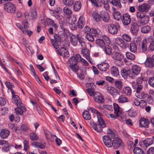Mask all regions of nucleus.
I'll return each mask as SVG.
<instances>
[{
	"instance_id": "nucleus-1",
	"label": "nucleus",
	"mask_w": 154,
	"mask_h": 154,
	"mask_svg": "<svg viewBox=\"0 0 154 154\" xmlns=\"http://www.w3.org/2000/svg\"><path fill=\"white\" fill-rule=\"evenodd\" d=\"M97 119L98 124H97L94 122H91V126L98 132L100 133L106 131V130L104 129V128L106 127V125L104 121L100 116H97Z\"/></svg>"
},
{
	"instance_id": "nucleus-2",
	"label": "nucleus",
	"mask_w": 154,
	"mask_h": 154,
	"mask_svg": "<svg viewBox=\"0 0 154 154\" xmlns=\"http://www.w3.org/2000/svg\"><path fill=\"white\" fill-rule=\"evenodd\" d=\"M92 15L94 20L97 22H100L102 20L105 22H107L109 20V15L108 13L105 11H101L100 14L94 11L92 13Z\"/></svg>"
},
{
	"instance_id": "nucleus-3",
	"label": "nucleus",
	"mask_w": 154,
	"mask_h": 154,
	"mask_svg": "<svg viewBox=\"0 0 154 154\" xmlns=\"http://www.w3.org/2000/svg\"><path fill=\"white\" fill-rule=\"evenodd\" d=\"M5 10L10 13H14L15 11V7L14 5L11 2H8L4 5Z\"/></svg>"
},
{
	"instance_id": "nucleus-4",
	"label": "nucleus",
	"mask_w": 154,
	"mask_h": 154,
	"mask_svg": "<svg viewBox=\"0 0 154 154\" xmlns=\"http://www.w3.org/2000/svg\"><path fill=\"white\" fill-rule=\"evenodd\" d=\"M132 72L131 73L133 76V79L139 74L140 71V66L137 65H133L132 66V69H130Z\"/></svg>"
},
{
	"instance_id": "nucleus-5",
	"label": "nucleus",
	"mask_w": 154,
	"mask_h": 154,
	"mask_svg": "<svg viewBox=\"0 0 154 154\" xmlns=\"http://www.w3.org/2000/svg\"><path fill=\"white\" fill-rule=\"evenodd\" d=\"M109 136L105 135L103 137V140L105 145L107 147H111L112 145V141Z\"/></svg>"
},
{
	"instance_id": "nucleus-6",
	"label": "nucleus",
	"mask_w": 154,
	"mask_h": 154,
	"mask_svg": "<svg viewBox=\"0 0 154 154\" xmlns=\"http://www.w3.org/2000/svg\"><path fill=\"white\" fill-rule=\"evenodd\" d=\"M94 99L96 102L99 103H102L104 101L102 95L98 92L95 93Z\"/></svg>"
},
{
	"instance_id": "nucleus-7",
	"label": "nucleus",
	"mask_w": 154,
	"mask_h": 154,
	"mask_svg": "<svg viewBox=\"0 0 154 154\" xmlns=\"http://www.w3.org/2000/svg\"><path fill=\"white\" fill-rule=\"evenodd\" d=\"M122 23L124 25H128L131 22L130 16L128 14H123L122 16Z\"/></svg>"
},
{
	"instance_id": "nucleus-8",
	"label": "nucleus",
	"mask_w": 154,
	"mask_h": 154,
	"mask_svg": "<svg viewBox=\"0 0 154 154\" xmlns=\"http://www.w3.org/2000/svg\"><path fill=\"white\" fill-rule=\"evenodd\" d=\"M122 144V141L121 138L119 137H116L112 141V145L114 149H117L121 146Z\"/></svg>"
},
{
	"instance_id": "nucleus-9",
	"label": "nucleus",
	"mask_w": 154,
	"mask_h": 154,
	"mask_svg": "<svg viewBox=\"0 0 154 154\" xmlns=\"http://www.w3.org/2000/svg\"><path fill=\"white\" fill-rule=\"evenodd\" d=\"M81 58V56L79 54H76L74 57H71L69 60V62L70 65H76L78 60Z\"/></svg>"
},
{
	"instance_id": "nucleus-10",
	"label": "nucleus",
	"mask_w": 154,
	"mask_h": 154,
	"mask_svg": "<svg viewBox=\"0 0 154 154\" xmlns=\"http://www.w3.org/2000/svg\"><path fill=\"white\" fill-rule=\"evenodd\" d=\"M81 53L82 54L83 56L91 63V60L90 57V53L89 51L86 48L82 49Z\"/></svg>"
},
{
	"instance_id": "nucleus-11",
	"label": "nucleus",
	"mask_w": 154,
	"mask_h": 154,
	"mask_svg": "<svg viewBox=\"0 0 154 154\" xmlns=\"http://www.w3.org/2000/svg\"><path fill=\"white\" fill-rule=\"evenodd\" d=\"M132 72L130 69H123L121 71V75L124 78H126L128 75L130 77L133 78V76L131 73Z\"/></svg>"
},
{
	"instance_id": "nucleus-12",
	"label": "nucleus",
	"mask_w": 154,
	"mask_h": 154,
	"mask_svg": "<svg viewBox=\"0 0 154 154\" xmlns=\"http://www.w3.org/2000/svg\"><path fill=\"white\" fill-rule=\"evenodd\" d=\"M108 28L109 32L112 34H116L118 31L117 27L113 24H109L108 26Z\"/></svg>"
},
{
	"instance_id": "nucleus-13",
	"label": "nucleus",
	"mask_w": 154,
	"mask_h": 154,
	"mask_svg": "<svg viewBox=\"0 0 154 154\" xmlns=\"http://www.w3.org/2000/svg\"><path fill=\"white\" fill-rule=\"evenodd\" d=\"M70 41L71 44L73 46H75L77 44L79 39L80 38L76 37L75 35L72 33L70 34Z\"/></svg>"
},
{
	"instance_id": "nucleus-14",
	"label": "nucleus",
	"mask_w": 154,
	"mask_h": 154,
	"mask_svg": "<svg viewBox=\"0 0 154 154\" xmlns=\"http://www.w3.org/2000/svg\"><path fill=\"white\" fill-rule=\"evenodd\" d=\"M58 54L64 57H68L69 56L68 51L64 48H60L58 51Z\"/></svg>"
},
{
	"instance_id": "nucleus-15",
	"label": "nucleus",
	"mask_w": 154,
	"mask_h": 154,
	"mask_svg": "<svg viewBox=\"0 0 154 154\" xmlns=\"http://www.w3.org/2000/svg\"><path fill=\"white\" fill-rule=\"evenodd\" d=\"M111 56L114 59L119 61H121L123 58V54L117 52H113Z\"/></svg>"
},
{
	"instance_id": "nucleus-16",
	"label": "nucleus",
	"mask_w": 154,
	"mask_h": 154,
	"mask_svg": "<svg viewBox=\"0 0 154 154\" xmlns=\"http://www.w3.org/2000/svg\"><path fill=\"white\" fill-rule=\"evenodd\" d=\"M150 8V5L148 4L144 3L141 5H139L138 7V10L142 12H147Z\"/></svg>"
},
{
	"instance_id": "nucleus-17",
	"label": "nucleus",
	"mask_w": 154,
	"mask_h": 154,
	"mask_svg": "<svg viewBox=\"0 0 154 154\" xmlns=\"http://www.w3.org/2000/svg\"><path fill=\"white\" fill-rule=\"evenodd\" d=\"M149 121L143 118H141L139 120L140 126L141 127L148 128Z\"/></svg>"
},
{
	"instance_id": "nucleus-18",
	"label": "nucleus",
	"mask_w": 154,
	"mask_h": 154,
	"mask_svg": "<svg viewBox=\"0 0 154 154\" xmlns=\"http://www.w3.org/2000/svg\"><path fill=\"white\" fill-rule=\"evenodd\" d=\"M97 66L98 69L103 71H106L109 67V65L107 63L104 62L98 65Z\"/></svg>"
},
{
	"instance_id": "nucleus-19",
	"label": "nucleus",
	"mask_w": 154,
	"mask_h": 154,
	"mask_svg": "<svg viewBox=\"0 0 154 154\" xmlns=\"http://www.w3.org/2000/svg\"><path fill=\"white\" fill-rule=\"evenodd\" d=\"M107 90L109 93L113 96H115L118 94L117 91L112 87H107Z\"/></svg>"
},
{
	"instance_id": "nucleus-20",
	"label": "nucleus",
	"mask_w": 154,
	"mask_h": 154,
	"mask_svg": "<svg viewBox=\"0 0 154 154\" xmlns=\"http://www.w3.org/2000/svg\"><path fill=\"white\" fill-rule=\"evenodd\" d=\"M12 101L14 103L17 105V107H20V104H21L20 100L17 95L13 96Z\"/></svg>"
},
{
	"instance_id": "nucleus-21",
	"label": "nucleus",
	"mask_w": 154,
	"mask_h": 154,
	"mask_svg": "<svg viewBox=\"0 0 154 154\" xmlns=\"http://www.w3.org/2000/svg\"><path fill=\"white\" fill-rule=\"evenodd\" d=\"M139 30V27L136 23H132L131 31V33L135 34Z\"/></svg>"
},
{
	"instance_id": "nucleus-22",
	"label": "nucleus",
	"mask_w": 154,
	"mask_h": 154,
	"mask_svg": "<svg viewBox=\"0 0 154 154\" xmlns=\"http://www.w3.org/2000/svg\"><path fill=\"white\" fill-rule=\"evenodd\" d=\"M144 63L146 67L152 68L154 66L152 59L150 57H147Z\"/></svg>"
},
{
	"instance_id": "nucleus-23",
	"label": "nucleus",
	"mask_w": 154,
	"mask_h": 154,
	"mask_svg": "<svg viewBox=\"0 0 154 154\" xmlns=\"http://www.w3.org/2000/svg\"><path fill=\"white\" fill-rule=\"evenodd\" d=\"M17 107L18 108H15V110L17 114L22 115L23 112L26 111V109L25 106H22L21 104H20V107Z\"/></svg>"
},
{
	"instance_id": "nucleus-24",
	"label": "nucleus",
	"mask_w": 154,
	"mask_h": 154,
	"mask_svg": "<svg viewBox=\"0 0 154 154\" xmlns=\"http://www.w3.org/2000/svg\"><path fill=\"white\" fill-rule=\"evenodd\" d=\"M10 132L7 129H3L0 132V136L2 139L7 138L9 135Z\"/></svg>"
},
{
	"instance_id": "nucleus-25",
	"label": "nucleus",
	"mask_w": 154,
	"mask_h": 154,
	"mask_svg": "<svg viewBox=\"0 0 154 154\" xmlns=\"http://www.w3.org/2000/svg\"><path fill=\"white\" fill-rule=\"evenodd\" d=\"M116 42L117 44L123 48H126V45L124 41L121 38H117L116 39Z\"/></svg>"
},
{
	"instance_id": "nucleus-26",
	"label": "nucleus",
	"mask_w": 154,
	"mask_h": 154,
	"mask_svg": "<svg viewBox=\"0 0 154 154\" xmlns=\"http://www.w3.org/2000/svg\"><path fill=\"white\" fill-rule=\"evenodd\" d=\"M84 17L83 16H81L79 17L78 22L77 26L79 28L82 29L84 27Z\"/></svg>"
},
{
	"instance_id": "nucleus-27",
	"label": "nucleus",
	"mask_w": 154,
	"mask_h": 154,
	"mask_svg": "<svg viewBox=\"0 0 154 154\" xmlns=\"http://www.w3.org/2000/svg\"><path fill=\"white\" fill-rule=\"evenodd\" d=\"M149 20V16L144 15L140 19V23L143 25H145L147 24Z\"/></svg>"
},
{
	"instance_id": "nucleus-28",
	"label": "nucleus",
	"mask_w": 154,
	"mask_h": 154,
	"mask_svg": "<svg viewBox=\"0 0 154 154\" xmlns=\"http://www.w3.org/2000/svg\"><path fill=\"white\" fill-rule=\"evenodd\" d=\"M153 143V140L151 138H147L143 141V143L146 148L152 145Z\"/></svg>"
},
{
	"instance_id": "nucleus-29",
	"label": "nucleus",
	"mask_w": 154,
	"mask_h": 154,
	"mask_svg": "<svg viewBox=\"0 0 154 154\" xmlns=\"http://www.w3.org/2000/svg\"><path fill=\"white\" fill-rule=\"evenodd\" d=\"M12 148H14L13 146L11 145L8 142L2 148V150L4 152H8L10 151V149Z\"/></svg>"
},
{
	"instance_id": "nucleus-30",
	"label": "nucleus",
	"mask_w": 154,
	"mask_h": 154,
	"mask_svg": "<svg viewBox=\"0 0 154 154\" xmlns=\"http://www.w3.org/2000/svg\"><path fill=\"white\" fill-rule=\"evenodd\" d=\"M130 50L131 52L134 53H135L137 51V46L133 41H131L130 43Z\"/></svg>"
},
{
	"instance_id": "nucleus-31",
	"label": "nucleus",
	"mask_w": 154,
	"mask_h": 154,
	"mask_svg": "<svg viewBox=\"0 0 154 154\" xmlns=\"http://www.w3.org/2000/svg\"><path fill=\"white\" fill-rule=\"evenodd\" d=\"M63 31H60L59 33L62 40H65L67 38V35L66 33V30L64 28L63 29Z\"/></svg>"
},
{
	"instance_id": "nucleus-32",
	"label": "nucleus",
	"mask_w": 154,
	"mask_h": 154,
	"mask_svg": "<svg viewBox=\"0 0 154 154\" xmlns=\"http://www.w3.org/2000/svg\"><path fill=\"white\" fill-rule=\"evenodd\" d=\"M81 3L80 1H77L75 2L73 5V9L76 11H79L81 7Z\"/></svg>"
},
{
	"instance_id": "nucleus-33",
	"label": "nucleus",
	"mask_w": 154,
	"mask_h": 154,
	"mask_svg": "<svg viewBox=\"0 0 154 154\" xmlns=\"http://www.w3.org/2000/svg\"><path fill=\"white\" fill-rule=\"evenodd\" d=\"M94 6L96 7H101V5L100 3L101 2L100 0H88Z\"/></svg>"
},
{
	"instance_id": "nucleus-34",
	"label": "nucleus",
	"mask_w": 154,
	"mask_h": 154,
	"mask_svg": "<svg viewBox=\"0 0 154 154\" xmlns=\"http://www.w3.org/2000/svg\"><path fill=\"white\" fill-rule=\"evenodd\" d=\"M111 73L114 76H117L119 74V72L118 68L115 66H112L111 69Z\"/></svg>"
},
{
	"instance_id": "nucleus-35",
	"label": "nucleus",
	"mask_w": 154,
	"mask_h": 154,
	"mask_svg": "<svg viewBox=\"0 0 154 154\" xmlns=\"http://www.w3.org/2000/svg\"><path fill=\"white\" fill-rule=\"evenodd\" d=\"M151 30L150 27L149 26H146L143 27L141 29V32L142 33H146L149 32Z\"/></svg>"
},
{
	"instance_id": "nucleus-36",
	"label": "nucleus",
	"mask_w": 154,
	"mask_h": 154,
	"mask_svg": "<svg viewBox=\"0 0 154 154\" xmlns=\"http://www.w3.org/2000/svg\"><path fill=\"white\" fill-rule=\"evenodd\" d=\"M126 57L128 59L131 60H134L135 58L134 55L130 52H126L125 53Z\"/></svg>"
},
{
	"instance_id": "nucleus-37",
	"label": "nucleus",
	"mask_w": 154,
	"mask_h": 154,
	"mask_svg": "<svg viewBox=\"0 0 154 154\" xmlns=\"http://www.w3.org/2000/svg\"><path fill=\"white\" fill-rule=\"evenodd\" d=\"M114 107L115 110L114 112L117 117H119L120 116V107L119 105L116 103L114 104Z\"/></svg>"
},
{
	"instance_id": "nucleus-38",
	"label": "nucleus",
	"mask_w": 154,
	"mask_h": 154,
	"mask_svg": "<svg viewBox=\"0 0 154 154\" xmlns=\"http://www.w3.org/2000/svg\"><path fill=\"white\" fill-rule=\"evenodd\" d=\"M30 139L32 140H37L39 139L38 135L35 133L32 132L29 135Z\"/></svg>"
},
{
	"instance_id": "nucleus-39",
	"label": "nucleus",
	"mask_w": 154,
	"mask_h": 154,
	"mask_svg": "<svg viewBox=\"0 0 154 154\" xmlns=\"http://www.w3.org/2000/svg\"><path fill=\"white\" fill-rule=\"evenodd\" d=\"M134 154H144L143 150L140 148L136 147L133 149Z\"/></svg>"
},
{
	"instance_id": "nucleus-40",
	"label": "nucleus",
	"mask_w": 154,
	"mask_h": 154,
	"mask_svg": "<svg viewBox=\"0 0 154 154\" xmlns=\"http://www.w3.org/2000/svg\"><path fill=\"white\" fill-rule=\"evenodd\" d=\"M118 101L119 102L122 103L128 102V99L126 97L121 95L119 97Z\"/></svg>"
},
{
	"instance_id": "nucleus-41",
	"label": "nucleus",
	"mask_w": 154,
	"mask_h": 154,
	"mask_svg": "<svg viewBox=\"0 0 154 154\" xmlns=\"http://www.w3.org/2000/svg\"><path fill=\"white\" fill-rule=\"evenodd\" d=\"M100 31L99 29H95L94 28H92L91 30L90 34H93V36H95L99 37L100 34Z\"/></svg>"
},
{
	"instance_id": "nucleus-42",
	"label": "nucleus",
	"mask_w": 154,
	"mask_h": 154,
	"mask_svg": "<svg viewBox=\"0 0 154 154\" xmlns=\"http://www.w3.org/2000/svg\"><path fill=\"white\" fill-rule=\"evenodd\" d=\"M96 44L97 45L101 48H103L105 45V44L101 39H98L96 40Z\"/></svg>"
},
{
	"instance_id": "nucleus-43",
	"label": "nucleus",
	"mask_w": 154,
	"mask_h": 154,
	"mask_svg": "<svg viewBox=\"0 0 154 154\" xmlns=\"http://www.w3.org/2000/svg\"><path fill=\"white\" fill-rule=\"evenodd\" d=\"M120 1V0H110L109 2L113 5L118 6L119 8H120L121 6Z\"/></svg>"
},
{
	"instance_id": "nucleus-44",
	"label": "nucleus",
	"mask_w": 154,
	"mask_h": 154,
	"mask_svg": "<svg viewBox=\"0 0 154 154\" xmlns=\"http://www.w3.org/2000/svg\"><path fill=\"white\" fill-rule=\"evenodd\" d=\"M82 115L84 119L86 120H89L91 119L90 115L88 111H86L83 112Z\"/></svg>"
},
{
	"instance_id": "nucleus-45",
	"label": "nucleus",
	"mask_w": 154,
	"mask_h": 154,
	"mask_svg": "<svg viewBox=\"0 0 154 154\" xmlns=\"http://www.w3.org/2000/svg\"><path fill=\"white\" fill-rule=\"evenodd\" d=\"M79 42L82 47V49L86 48V45L83 38L79 39Z\"/></svg>"
},
{
	"instance_id": "nucleus-46",
	"label": "nucleus",
	"mask_w": 154,
	"mask_h": 154,
	"mask_svg": "<svg viewBox=\"0 0 154 154\" xmlns=\"http://www.w3.org/2000/svg\"><path fill=\"white\" fill-rule=\"evenodd\" d=\"M147 41L146 39H143L141 45V48L143 51L144 52L147 50Z\"/></svg>"
},
{
	"instance_id": "nucleus-47",
	"label": "nucleus",
	"mask_w": 154,
	"mask_h": 154,
	"mask_svg": "<svg viewBox=\"0 0 154 154\" xmlns=\"http://www.w3.org/2000/svg\"><path fill=\"white\" fill-rule=\"evenodd\" d=\"M124 94L128 96H130L131 94V89L129 87H125L123 89Z\"/></svg>"
},
{
	"instance_id": "nucleus-48",
	"label": "nucleus",
	"mask_w": 154,
	"mask_h": 154,
	"mask_svg": "<svg viewBox=\"0 0 154 154\" xmlns=\"http://www.w3.org/2000/svg\"><path fill=\"white\" fill-rule=\"evenodd\" d=\"M101 39L103 40L106 45H109L110 43V40L109 38L106 35H103Z\"/></svg>"
},
{
	"instance_id": "nucleus-49",
	"label": "nucleus",
	"mask_w": 154,
	"mask_h": 154,
	"mask_svg": "<svg viewBox=\"0 0 154 154\" xmlns=\"http://www.w3.org/2000/svg\"><path fill=\"white\" fill-rule=\"evenodd\" d=\"M63 3L66 5L68 6L72 5L74 3L73 0H63Z\"/></svg>"
},
{
	"instance_id": "nucleus-50",
	"label": "nucleus",
	"mask_w": 154,
	"mask_h": 154,
	"mask_svg": "<svg viewBox=\"0 0 154 154\" xmlns=\"http://www.w3.org/2000/svg\"><path fill=\"white\" fill-rule=\"evenodd\" d=\"M114 84L116 87L119 89H121L122 87L123 84L121 81H116L114 82Z\"/></svg>"
},
{
	"instance_id": "nucleus-51",
	"label": "nucleus",
	"mask_w": 154,
	"mask_h": 154,
	"mask_svg": "<svg viewBox=\"0 0 154 154\" xmlns=\"http://www.w3.org/2000/svg\"><path fill=\"white\" fill-rule=\"evenodd\" d=\"M105 51L106 53L108 55H110L112 53V49L109 46V45H107L104 47Z\"/></svg>"
},
{
	"instance_id": "nucleus-52",
	"label": "nucleus",
	"mask_w": 154,
	"mask_h": 154,
	"mask_svg": "<svg viewBox=\"0 0 154 154\" xmlns=\"http://www.w3.org/2000/svg\"><path fill=\"white\" fill-rule=\"evenodd\" d=\"M9 125L10 128L12 130V131H15L17 133L19 132V128H18L17 127L15 126L14 124H10Z\"/></svg>"
},
{
	"instance_id": "nucleus-53",
	"label": "nucleus",
	"mask_w": 154,
	"mask_h": 154,
	"mask_svg": "<svg viewBox=\"0 0 154 154\" xmlns=\"http://www.w3.org/2000/svg\"><path fill=\"white\" fill-rule=\"evenodd\" d=\"M122 37L126 41L129 42L131 40V37L128 34H124L122 35Z\"/></svg>"
},
{
	"instance_id": "nucleus-54",
	"label": "nucleus",
	"mask_w": 154,
	"mask_h": 154,
	"mask_svg": "<svg viewBox=\"0 0 154 154\" xmlns=\"http://www.w3.org/2000/svg\"><path fill=\"white\" fill-rule=\"evenodd\" d=\"M63 10L64 13L67 15H69L72 13V11L71 9L66 7H65Z\"/></svg>"
},
{
	"instance_id": "nucleus-55",
	"label": "nucleus",
	"mask_w": 154,
	"mask_h": 154,
	"mask_svg": "<svg viewBox=\"0 0 154 154\" xmlns=\"http://www.w3.org/2000/svg\"><path fill=\"white\" fill-rule=\"evenodd\" d=\"M114 18L116 20H119L121 17V13L119 12H116L113 14Z\"/></svg>"
},
{
	"instance_id": "nucleus-56",
	"label": "nucleus",
	"mask_w": 154,
	"mask_h": 154,
	"mask_svg": "<svg viewBox=\"0 0 154 154\" xmlns=\"http://www.w3.org/2000/svg\"><path fill=\"white\" fill-rule=\"evenodd\" d=\"M31 16L33 20H35L37 18V15L36 11L35 9H34L32 11Z\"/></svg>"
},
{
	"instance_id": "nucleus-57",
	"label": "nucleus",
	"mask_w": 154,
	"mask_h": 154,
	"mask_svg": "<svg viewBox=\"0 0 154 154\" xmlns=\"http://www.w3.org/2000/svg\"><path fill=\"white\" fill-rule=\"evenodd\" d=\"M106 129L107 133L110 134L109 135V137L111 139L115 137V133L109 128H107Z\"/></svg>"
},
{
	"instance_id": "nucleus-58",
	"label": "nucleus",
	"mask_w": 154,
	"mask_h": 154,
	"mask_svg": "<svg viewBox=\"0 0 154 154\" xmlns=\"http://www.w3.org/2000/svg\"><path fill=\"white\" fill-rule=\"evenodd\" d=\"M69 67L73 72H77L79 70V68L77 65H69Z\"/></svg>"
},
{
	"instance_id": "nucleus-59",
	"label": "nucleus",
	"mask_w": 154,
	"mask_h": 154,
	"mask_svg": "<svg viewBox=\"0 0 154 154\" xmlns=\"http://www.w3.org/2000/svg\"><path fill=\"white\" fill-rule=\"evenodd\" d=\"M85 37L89 41L92 42L94 41V38L93 36V35L90 34V33L86 35Z\"/></svg>"
},
{
	"instance_id": "nucleus-60",
	"label": "nucleus",
	"mask_w": 154,
	"mask_h": 154,
	"mask_svg": "<svg viewBox=\"0 0 154 154\" xmlns=\"http://www.w3.org/2000/svg\"><path fill=\"white\" fill-rule=\"evenodd\" d=\"M69 23L73 25L75 24L76 21V18L75 17L72 16L69 18Z\"/></svg>"
},
{
	"instance_id": "nucleus-61",
	"label": "nucleus",
	"mask_w": 154,
	"mask_h": 154,
	"mask_svg": "<svg viewBox=\"0 0 154 154\" xmlns=\"http://www.w3.org/2000/svg\"><path fill=\"white\" fill-rule=\"evenodd\" d=\"M136 92L138 94L140 93V91L143 89V87L140 84L136 85Z\"/></svg>"
},
{
	"instance_id": "nucleus-62",
	"label": "nucleus",
	"mask_w": 154,
	"mask_h": 154,
	"mask_svg": "<svg viewBox=\"0 0 154 154\" xmlns=\"http://www.w3.org/2000/svg\"><path fill=\"white\" fill-rule=\"evenodd\" d=\"M54 37L56 41L58 42H60L62 40L59 33L58 34H55L54 35Z\"/></svg>"
},
{
	"instance_id": "nucleus-63",
	"label": "nucleus",
	"mask_w": 154,
	"mask_h": 154,
	"mask_svg": "<svg viewBox=\"0 0 154 154\" xmlns=\"http://www.w3.org/2000/svg\"><path fill=\"white\" fill-rule=\"evenodd\" d=\"M91 29L90 27L87 26L84 28L83 31L86 34V35H88V34L90 33V32H91Z\"/></svg>"
},
{
	"instance_id": "nucleus-64",
	"label": "nucleus",
	"mask_w": 154,
	"mask_h": 154,
	"mask_svg": "<svg viewBox=\"0 0 154 154\" xmlns=\"http://www.w3.org/2000/svg\"><path fill=\"white\" fill-rule=\"evenodd\" d=\"M147 154H154V147H152L148 149L146 152Z\"/></svg>"
}]
</instances>
